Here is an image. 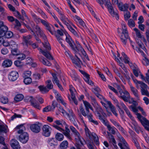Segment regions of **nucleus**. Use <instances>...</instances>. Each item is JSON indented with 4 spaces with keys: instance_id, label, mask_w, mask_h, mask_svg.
I'll return each mask as SVG.
<instances>
[{
    "instance_id": "31",
    "label": "nucleus",
    "mask_w": 149,
    "mask_h": 149,
    "mask_svg": "<svg viewBox=\"0 0 149 149\" xmlns=\"http://www.w3.org/2000/svg\"><path fill=\"white\" fill-rule=\"evenodd\" d=\"M13 12H14L13 14L16 17L23 21L24 20V17L21 16L20 13L18 11L15 10V11H14Z\"/></svg>"
},
{
    "instance_id": "28",
    "label": "nucleus",
    "mask_w": 149,
    "mask_h": 149,
    "mask_svg": "<svg viewBox=\"0 0 149 149\" xmlns=\"http://www.w3.org/2000/svg\"><path fill=\"white\" fill-rule=\"evenodd\" d=\"M68 143L67 141H64L62 142L60 145L61 149H65L68 146Z\"/></svg>"
},
{
    "instance_id": "43",
    "label": "nucleus",
    "mask_w": 149,
    "mask_h": 149,
    "mask_svg": "<svg viewBox=\"0 0 149 149\" xmlns=\"http://www.w3.org/2000/svg\"><path fill=\"white\" fill-rule=\"evenodd\" d=\"M9 47L12 49L17 48L18 45L14 41L12 40L10 42Z\"/></svg>"
},
{
    "instance_id": "20",
    "label": "nucleus",
    "mask_w": 149,
    "mask_h": 149,
    "mask_svg": "<svg viewBox=\"0 0 149 149\" xmlns=\"http://www.w3.org/2000/svg\"><path fill=\"white\" fill-rule=\"evenodd\" d=\"M8 131L7 126L4 124H0V134L6 133Z\"/></svg>"
},
{
    "instance_id": "2",
    "label": "nucleus",
    "mask_w": 149,
    "mask_h": 149,
    "mask_svg": "<svg viewBox=\"0 0 149 149\" xmlns=\"http://www.w3.org/2000/svg\"><path fill=\"white\" fill-rule=\"evenodd\" d=\"M16 128L19 129L17 133L21 134L19 136L20 141L23 143H25L29 140V136L26 132H23V130L25 129L24 127L22 125H20L17 126Z\"/></svg>"
},
{
    "instance_id": "44",
    "label": "nucleus",
    "mask_w": 149,
    "mask_h": 149,
    "mask_svg": "<svg viewBox=\"0 0 149 149\" xmlns=\"http://www.w3.org/2000/svg\"><path fill=\"white\" fill-rule=\"evenodd\" d=\"M52 75L53 78L52 79L53 82L54 83L55 82L56 84L58 83L59 82V81L56 76V74L54 73H52Z\"/></svg>"
},
{
    "instance_id": "14",
    "label": "nucleus",
    "mask_w": 149,
    "mask_h": 149,
    "mask_svg": "<svg viewBox=\"0 0 149 149\" xmlns=\"http://www.w3.org/2000/svg\"><path fill=\"white\" fill-rule=\"evenodd\" d=\"M73 134L75 136V140L76 143L79 145H83V141L84 140L80 136L79 132L77 131Z\"/></svg>"
},
{
    "instance_id": "17",
    "label": "nucleus",
    "mask_w": 149,
    "mask_h": 149,
    "mask_svg": "<svg viewBox=\"0 0 149 149\" xmlns=\"http://www.w3.org/2000/svg\"><path fill=\"white\" fill-rule=\"evenodd\" d=\"M10 144L13 149H20V148L18 142L15 139H13L11 141Z\"/></svg>"
},
{
    "instance_id": "62",
    "label": "nucleus",
    "mask_w": 149,
    "mask_h": 149,
    "mask_svg": "<svg viewBox=\"0 0 149 149\" xmlns=\"http://www.w3.org/2000/svg\"><path fill=\"white\" fill-rule=\"evenodd\" d=\"M125 19V21H127L130 17L131 15L130 12L128 11H127L126 13L124 15Z\"/></svg>"
},
{
    "instance_id": "51",
    "label": "nucleus",
    "mask_w": 149,
    "mask_h": 149,
    "mask_svg": "<svg viewBox=\"0 0 149 149\" xmlns=\"http://www.w3.org/2000/svg\"><path fill=\"white\" fill-rule=\"evenodd\" d=\"M128 26L130 27H134L135 26V23L132 19H130L128 21Z\"/></svg>"
},
{
    "instance_id": "37",
    "label": "nucleus",
    "mask_w": 149,
    "mask_h": 149,
    "mask_svg": "<svg viewBox=\"0 0 149 149\" xmlns=\"http://www.w3.org/2000/svg\"><path fill=\"white\" fill-rule=\"evenodd\" d=\"M24 100L26 102H30L31 103L33 102H35L36 100L31 96H28L25 98Z\"/></svg>"
},
{
    "instance_id": "63",
    "label": "nucleus",
    "mask_w": 149,
    "mask_h": 149,
    "mask_svg": "<svg viewBox=\"0 0 149 149\" xmlns=\"http://www.w3.org/2000/svg\"><path fill=\"white\" fill-rule=\"evenodd\" d=\"M145 56L144 57L143 61H142L143 64L145 65H147L149 64V60Z\"/></svg>"
},
{
    "instance_id": "61",
    "label": "nucleus",
    "mask_w": 149,
    "mask_h": 149,
    "mask_svg": "<svg viewBox=\"0 0 149 149\" xmlns=\"http://www.w3.org/2000/svg\"><path fill=\"white\" fill-rule=\"evenodd\" d=\"M87 145L89 149H94L95 146L92 143H87Z\"/></svg>"
},
{
    "instance_id": "64",
    "label": "nucleus",
    "mask_w": 149,
    "mask_h": 149,
    "mask_svg": "<svg viewBox=\"0 0 149 149\" xmlns=\"http://www.w3.org/2000/svg\"><path fill=\"white\" fill-rule=\"evenodd\" d=\"M133 142L134 143V145L136 147L137 149H141L139 144L136 139L134 140Z\"/></svg>"
},
{
    "instance_id": "55",
    "label": "nucleus",
    "mask_w": 149,
    "mask_h": 149,
    "mask_svg": "<svg viewBox=\"0 0 149 149\" xmlns=\"http://www.w3.org/2000/svg\"><path fill=\"white\" fill-rule=\"evenodd\" d=\"M122 54L124 58V62L125 63H128L129 62V58L127 56V55L124 53L123 52Z\"/></svg>"
},
{
    "instance_id": "48",
    "label": "nucleus",
    "mask_w": 149,
    "mask_h": 149,
    "mask_svg": "<svg viewBox=\"0 0 149 149\" xmlns=\"http://www.w3.org/2000/svg\"><path fill=\"white\" fill-rule=\"evenodd\" d=\"M89 99L91 100L92 104L94 106L95 105H97L98 103L97 102L94 97L92 96H90L89 97Z\"/></svg>"
},
{
    "instance_id": "6",
    "label": "nucleus",
    "mask_w": 149,
    "mask_h": 149,
    "mask_svg": "<svg viewBox=\"0 0 149 149\" xmlns=\"http://www.w3.org/2000/svg\"><path fill=\"white\" fill-rule=\"evenodd\" d=\"M41 124L39 122L30 125V128L31 130L33 132L36 133H38L41 130Z\"/></svg>"
},
{
    "instance_id": "36",
    "label": "nucleus",
    "mask_w": 149,
    "mask_h": 149,
    "mask_svg": "<svg viewBox=\"0 0 149 149\" xmlns=\"http://www.w3.org/2000/svg\"><path fill=\"white\" fill-rule=\"evenodd\" d=\"M8 28L6 26L0 28V35H3L8 31Z\"/></svg>"
},
{
    "instance_id": "30",
    "label": "nucleus",
    "mask_w": 149,
    "mask_h": 149,
    "mask_svg": "<svg viewBox=\"0 0 149 149\" xmlns=\"http://www.w3.org/2000/svg\"><path fill=\"white\" fill-rule=\"evenodd\" d=\"M101 103L105 107L106 111L107 112V115L109 116H112V113L109 110L108 107L107 106L106 104H107L106 102L105 103L102 101H101Z\"/></svg>"
},
{
    "instance_id": "42",
    "label": "nucleus",
    "mask_w": 149,
    "mask_h": 149,
    "mask_svg": "<svg viewBox=\"0 0 149 149\" xmlns=\"http://www.w3.org/2000/svg\"><path fill=\"white\" fill-rule=\"evenodd\" d=\"M7 38H10L13 36V33L12 32L8 31L3 35Z\"/></svg>"
},
{
    "instance_id": "4",
    "label": "nucleus",
    "mask_w": 149,
    "mask_h": 149,
    "mask_svg": "<svg viewBox=\"0 0 149 149\" xmlns=\"http://www.w3.org/2000/svg\"><path fill=\"white\" fill-rule=\"evenodd\" d=\"M96 96L101 100H103L108 105L111 111L113 113L116 117H117L118 114L117 113L116 109L115 107L111 103L110 101L107 100L100 94H96Z\"/></svg>"
},
{
    "instance_id": "46",
    "label": "nucleus",
    "mask_w": 149,
    "mask_h": 149,
    "mask_svg": "<svg viewBox=\"0 0 149 149\" xmlns=\"http://www.w3.org/2000/svg\"><path fill=\"white\" fill-rule=\"evenodd\" d=\"M94 107L96 108L97 111L100 112L103 116L106 115L105 113L103 112L101 107L98 104H97V105H95Z\"/></svg>"
},
{
    "instance_id": "15",
    "label": "nucleus",
    "mask_w": 149,
    "mask_h": 149,
    "mask_svg": "<svg viewBox=\"0 0 149 149\" xmlns=\"http://www.w3.org/2000/svg\"><path fill=\"white\" fill-rule=\"evenodd\" d=\"M32 37V36L31 35H29L26 36H23L22 37V43L24 44L25 45L27 46L28 45H31L32 42L30 41V40Z\"/></svg>"
},
{
    "instance_id": "54",
    "label": "nucleus",
    "mask_w": 149,
    "mask_h": 149,
    "mask_svg": "<svg viewBox=\"0 0 149 149\" xmlns=\"http://www.w3.org/2000/svg\"><path fill=\"white\" fill-rule=\"evenodd\" d=\"M68 29L69 31L75 36H78V34L76 31L71 26H70Z\"/></svg>"
},
{
    "instance_id": "53",
    "label": "nucleus",
    "mask_w": 149,
    "mask_h": 149,
    "mask_svg": "<svg viewBox=\"0 0 149 149\" xmlns=\"http://www.w3.org/2000/svg\"><path fill=\"white\" fill-rule=\"evenodd\" d=\"M8 99L4 97H2L0 98V101L2 103L5 104L8 102Z\"/></svg>"
},
{
    "instance_id": "33",
    "label": "nucleus",
    "mask_w": 149,
    "mask_h": 149,
    "mask_svg": "<svg viewBox=\"0 0 149 149\" xmlns=\"http://www.w3.org/2000/svg\"><path fill=\"white\" fill-rule=\"evenodd\" d=\"M46 87L48 88V89L49 91L53 88V85L50 80H47L46 82Z\"/></svg>"
},
{
    "instance_id": "59",
    "label": "nucleus",
    "mask_w": 149,
    "mask_h": 149,
    "mask_svg": "<svg viewBox=\"0 0 149 149\" xmlns=\"http://www.w3.org/2000/svg\"><path fill=\"white\" fill-rule=\"evenodd\" d=\"M134 30L136 32L137 37L139 38H141L142 36L141 35L140 31L136 28H134Z\"/></svg>"
},
{
    "instance_id": "56",
    "label": "nucleus",
    "mask_w": 149,
    "mask_h": 149,
    "mask_svg": "<svg viewBox=\"0 0 149 149\" xmlns=\"http://www.w3.org/2000/svg\"><path fill=\"white\" fill-rule=\"evenodd\" d=\"M58 110L59 111L62 113L64 116L65 117L67 112L64 110L61 107H59L58 108Z\"/></svg>"
},
{
    "instance_id": "18",
    "label": "nucleus",
    "mask_w": 149,
    "mask_h": 149,
    "mask_svg": "<svg viewBox=\"0 0 149 149\" xmlns=\"http://www.w3.org/2000/svg\"><path fill=\"white\" fill-rule=\"evenodd\" d=\"M38 50H40V52L42 53L46 58L49 60H53V58L52 56L50 53L48 51H45L43 50L42 49L40 48L38 49Z\"/></svg>"
},
{
    "instance_id": "57",
    "label": "nucleus",
    "mask_w": 149,
    "mask_h": 149,
    "mask_svg": "<svg viewBox=\"0 0 149 149\" xmlns=\"http://www.w3.org/2000/svg\"><path fill=\"white\" fill-rule=\"evenodd\" d=\"M17 56H18L17 59L21 61L23 60L26 57L25 54H20V53Z\"/></svg>"
},
{
    "instance_id": "34",
    "label": "nucleus",
    "mask_w": 149,
    "mask_h": 149,
    "mask_svg": "<svg viewBox=\"0 0 149 149\" xmlns=\"http://www.w3.org/2000/svg\"><path fill=\"white\" fill-rule=\"evenodd\" d=\"M56 139L59 141H62L64 138V136L63 134L59 133H57L55 135Z\"/></svg>"
},
{
    "instance_id": "47",
    "label": "nucleus",
    "mask_w": 149,
    "mask_h": 149,
    "mask_svg": "<svg viewBox=\"0 0 149 149\" xmlns=\"http://www.w3.org/2000/svg\"><path fill=\"white\" fill-rule=\"evenodd\" d=\"M89 99L91 100L92 104L94 106L95 105H97L98 103L97 102L94 97L92 96H90L89 97Z\"/></svg>"
},
{
    "instance_id": "50",
    "label": "nucleus",
    "mask_w": 149,
    "mask_h": 149,
    "mask_svg": "<svg viewBox=\"0 0 149 149\" xmlns=\"http://www.w3.org/2000/svg\"><path fill=\"white\" fill-rule=\"evenodd\" d=\"M34 30L38 35H39L43 32L38 25L36 26Z\"/></svg>"
},
{
    "instance_id": "1",
    "label": "nucleus",
    "mask_w": 149,
    "mask_h": 149,
    "mask_svg": "<svg viewBox=\"0 0 149 149\" xmlns=\"http://www.w3.org/2000/svg\"><path fill=\"white\" fill-rule=\"evenodd\" d=\"M129 108L134 112L136 113V115L139 120L145 129L149 131V120L146 118L142 116L140 113H137L138 109L135 106L131 105Z\"/></svg>"
},
{
    "instance_id": "29",
    "label": "nucleus",
    "mask_w": 149,
    "mask_h": 149,
    "mask_svg": "<svg viewBox=\"0 0 149 149\" xmlns=\"http://www.w3.org/2000/svg\"><path fill=\"white\" fill-rule=\"evenodd\" d=\"M24 98V96L22 94H18L15 97L14 100L16 102L22 100Z\"/></svg>"
},
{
    "instance_id": "11",
    "label": "nucleus",
    "mask_w": 149,
    "mask_h": 149,
    "mask_svg": "<svg viewBox=\"0 0 149 149\" xmlns=\"http://www.w3.org/2000/svg\"><path fill=\"white\" fill-rule=\"evenodd\" d=\"M63 124L65 125V130L64 129V131H63L62 133L68 139L71 140H72V138L70 133V130L68 128V126L65 121H63Z\"/></svg>"
},
{
    "instance_id": "58",
    "label": "nucleus",
    "mask_w": 149,
    "mask_h": 149,
    "mask_svg": "<svg viewBox=\"0 0 149 149\" xmlns=\"http://www.w3.org/2000/svg\"><path fill=\"white\" fill-rule=\"evenodd\" d=\"M92 91L93 92L95 93H99L101 92L100 88L97 87L92 88Z\"/></svg>"
},
{
    "instance_id": "8",
    "label": "nucleus",
    "mask_w": 149,
    "mask_h": 149,
    "mask_svg": "<svg viewBox=\"0 0 149 149\" xmlns=\"http://www.w3.org/2000/svg\"><path fill=\"white\" fill-rule=\"evenodd\" d=\"M120 142L118 145L120 149H130V146L125 139L122 136L119 138Z\"/></svg>"
},
{
    "instance_id": "22",
    "label": "nucleus",
    "mask_w": 149,
    "mask_h": 149,
    "mask_svg": "<svg viewBox=\"0 0 149 149\" xmlns=\"http://www.w3.org/2000/svg\"><path fill=\"white\" fill-rule=\"evenodd\" d=\"M118 96L121 98L124 101L127 102L130 99V96L128 94H124V95H122V94H117Z\"/></svg>"
},
{
    "instance_id": "45",
    "label": "nucleus",
    "mask_w": 149,
    "mask_h": 149,
    "mask_svg": "<svg viewBox=\"0 0 149 149\" xmlns=\"http://www.w3.org/2000/svg\"><path fill=\"white\" fill-rule=\"evenodd\" d=\"M92 136H93L94 141L95 142L96 144H99V139L97 134L94 133H92Z\"/></svg>"
},
{
    "instance_id": "23",
    "label": "nucleus",
    "mask_w": 149,
    "mask_h": 149,
    "mask_svg": "<svg viewBox=\"0 0 149 149\" xmlns=\"http://www.w3.org/2000/svg\"><path fill=\"white\" fill-rule=\"evenodd\" d=\"M46 29L52 35L55 32V28L54 26L49 23L46 26Z\"/></svg>"
},
{
    "instance_id": "19",
    "label": "nucleus",
    "mask_w": 149,
    "mask_h": 149,
    "mask_svg": "<svg viewBox=\"0 0 149 149\" xmlns=\"http://www.w3.org/2000/svg\"><path fill=\"white\" fill-rule=\"evenodd\" d=\"M141 87V93H149L147 90L148 89H149L148 87L145 83H142L140 85Z\"/></svg>"
},
{
    "instance_id": "25",
    "label": "nucleus",
    "mask_w": 149,
    "mask_h": 149,
    "mask_svg": "<svg viewBox=\"0 0 149 149\" xmlns=\"http://www.w3.org/2000/svg\"><path fill=\"white\" fill-rule=\"evenodd\" d=\"M68 99L70 101L72 100L75 105H77L78 102L77 100L75 98L74 94H70V95L69 94L68 96Z\"/></svg>"
},
{
    "instance_id": "5",
    "label": "nucleus",
    "mask_w": 149,
    "mask_h": 149,
    "mask_svg": "<svg viewBox=\"0 0 149 149\" xmlns=\"http://www.w3.org/2000/svg\"><path fill=\"white\" fill-rule=\"evenodd\" d=\"M68 111L69 113H67L65 117H68L70 121L76 127H78V125L75 121L76 116L75 114L72 109H68Z\"/></svg>"
},
{
    "instance_id": "16",
    "label": "nucleus",
    "mask_w": 149,
    "mask_h": 149,
    "mask_svg": "<svg viewBox=\"0 0 149 149\" xmlns=\"http://www.w3.org/2000/svg\"><path fill=\"white\" fill-rule=\"evenodd\" d=\"M38 58L39 61L44 65L47 66H50L51 65V63L42 56H38Z\"/></svg>"
},
{
    "instance_id": "9",
    "label": "nucleus",
    "mask_w": 149,
    "mask_h": 149,
    "mask_svg": "<svg viewBox=\"0 0 149 149\" xmlns=\"http://www.w3.org/2000/svg\"><path fill=\"white\" fill-rule=\"evenodd\" d=\"M65 54L67 57H69L70 58L73 63L75 64L77 66H79L78 64H79L81 62V61L77 56L75 55L77 58L75 59L69 51L65 52Z\"/></svg>"
},
{
    "instance_id": "21",
    "label": "nucleus",
    "mask_w": 149,
    "mask_h": 149,
    "mask_svg": "<svg viewBox=\"0 0 149 149\" xmlns=\"http://www.w3.org/2000/svg\"><path fill=\"white\" fill-rule=\"evenodd\" d=\"M56 97L58 102L61 103L64 106L66 107L67 104L63 99L60 94H56Z\"/></svg>"
},
{
    "instance_id": "3",
    "label": "nucleus",
    "mask_w": 149,
    "mask_h": 149,
    "mask_svg": "<svg viewBox=\"0 0 149 149\" xmlns=\"http://www.w3.org/2000/svg\"><path fill=\"white\" fill-rule=\"evenodd\" d=\"M122 31L121 33L122 35L120 36V38L123 43L126 45L127 42V40L129 38L128 32L127 30L126 25L125 24H122ZM131 44H132V42L129 38Z\"/></svg>"
},
{
    "instance_id": "40",
    "label": "nucleus",
    "mask_w": 149,
    "mask_h": 149,
    "mask_svg": "<svg viewBox=\"0 0 149 149\" xmlns=\"http://www.w3.org/2000/svg\"><path fill=\"white\" fill-rule=\"evenodd\" d=\"M138 41L136 40V42L138 44L139 47L142 49L144 51L146 52V49L144 45L143 44V43L141 42V40L139 41V40L137 39Z\"/></svg>"
},
{
    "instance_id": "35",
    "label": "nucleus",
    "mask_w": 149,
    "mask_h": 149,
    "mask_svg": "<svg viewBox=\"0 0 149 149\" xmlns=\"http://www.w3.org/2000/svg\"><path fill=\"white\" fill-rule=\"evenodd\" d=\"M38 88L40 91L42 92L47 93L49 91L48 89V88H47L46 86H44L40 85L38 87Z\"/></svg>"
},
{
    "instance_id": "49",
    "label": "nucleus",
    "mask_w": 149,
    "mask_h": 149,
    "mask_svg": "<svg viewBox=\"0 0 149 149\" xmlns=\"http://www.w3.org/2000/svg\"><path fill=\"white\" fill-rule=\"evenodd\" d=\"M31 74V72L30 71H27L24 73L23 77L24 79L31 78L30 77Z\"/></svg>"
},
{
    "instance_id": "12",
    "label": "nucleus",
    "mask_w": 149,
    "mask_h": 149,
    "mask_svg": "<svg viewBox=\"0 0 149 149\" xmlns=\"http://www.w3.org/2000/svg\"><path fill=\"white\" fill-rule=\"evenodd\" d=\"M19 77V74L16 71L11 72L8 75V78L9 80L11 81H15Z\"/></svg>"
},
{
    "instance_id": "7",
    "label": "nucleus",
    "mask_w": 149,
    "mask_h": 149,
    "mask_svg": "<svg viewBox=\"0 0 149 149\" xmlns=\"http://www.w3.org/2000/svg\"><path fill=\"white\" fill-rule=\"evenodd\" d=\"M66 35L65 40L67 42L70 47H71L72 49L75 51L76 49L78 50V48L76 47V45L74 44V42L72 43L71 41L72 39L70 35L67 32L65 33Z\"/></svg>"
},
{
    "instance_id": "26",
    "label": "nucleus",
    "mask_w": 149,
    "mask_h": 149,
    "mask_svg": "<svg viewBox=\"0 0 149 149\" xmlns=\"http://www.w3.org/2000/svg\"><path fill=\"white\" fill-rule=\"evenodd\" d=\"M48 145L50 146H54L56 145V142L54 138H49L47 141Z\"/></svg>"
},
{
    "instance_id": "38",
    "label": "nucleus",
    "mask_w": 149,
    "mask_h": 149,
    "mask_svg": "<svg viewBox=\"0 0 149 149\" xmlns=\"http://www.w3.org/2000/svg\"><path fill=\"white\" fill-rule=\"evenodd\" d=\"M79 109L80 111V113L83 116H87V114L85 111L82 105L81 104L80 105Z\"/></svg>"
},
{
    "instance_id": "10",
    "label": "nucleus",
    "mask_w": 149,
    "mask_h": 149,
    "mask_svg": "<svg viewBox=\"0 0 149 149\" xmlns=\"http://www.w3.org/2000/svg\"><path fill=\"white\" fill-rule=\"evenodd\" d=\"M52 128L48 125H44L42 127V134L46 137L49 136L51 134Z\"/></svg>"
},
{
    "instance_id": "24",
    "label": "nucleus",
    "mask_w": 149,
    "mask_h": 149,
    "mask_svg": "<svg viewBox=\"0 0 149 149\" xmlns=\"http://www.w3.org/2000/svg\"><path fill=\"white\" fill-rule=\"evenodd\" d=\"M108 11L110 14L113 17H115L117 19H119V16L117 13L114 11L113 7L108 9Z\"/></svg>"
},
{
    "instance_id": "39",
    "label": "nucleus",
    "mask_w": 149,
    "mask_h": 149,
    "mask_svg": "<svg viewBox=\"0 0 149 149\" xmlns=\"http://www.w3.org/2000/svg\"><path fill=\"white\" fill-rule=\"evenodd\" d=\"M120 105L124 109L128 116L131 114L129 110L123 102H121L120 103Z\"/></svg>"
},
{
    "instance_id": "52",
    "label": "nucleus",
    "mask_w": 149,
    "mask_h": 149,
    "mask_svg": "<svg viewBox=\"0 0 149 149\" xmlns=\"http://www.w3.org/2000/svg\"><path fill=\"white\" fill-rule=\"evenodd\" d=\"M60 15V19L63 22H64L66 20H68V19L66 17L65 15L60 13L59 14Z\"/></svg>"
},
{
    "instance_id": "32",
    "label": "nucleus",
    "mask_w": 149,
    "mask_h": 149,
    "mask_svg": "<svg viewBox=\"0 0 149 149\" xmlns=\"http://www.w3.org/2000/svg\"><path fill=\"white\" fill-rule=\"evenodd\" d=\"M11 53L12 55L17 56L20 52L17 48H15L11 49Z\"/></svg>"
},
{
    "instance_id": "60",
    "label": "nucleus",
    "mask_w": 149,
    "mask_h": 149,
    "mask_svg": "<svg viewBox=\"0 0 149 149\" xmlns=\"http://www.w3.org/2000/svg\"><path fill=\"white\" fill-rule=\"evenodd\" d=\"M24 83L26 84H30L32 82V79L31 78L24 79Z\"/></svg>"
},
{
    "instance_id": "13",
    "label": "nucleus",
    "mask_w": 149,
    "mask_h": 149,
    "mask_svg": "<svg viewBox=\"0 0 149 149\" xmlns=\"http://www.w3.org/2000/svg\"><path fill=\"white\" fill-rule=\"evenodd\" d=\"M132 120V123L134 126V128L136 131L138 133H139V131L141 130V128L134 120V118L132 116L131 113L128 116Z\"/></svg>"
},
{
    "instance_id": "27",
    "label": "nucleus",
    "mask_w": 149,
    "mask_h": 149,
    "mask_svg": "<svg viewBox=\"0 0 149 149\" xmlns=\"http://www.w3.org/2000/svg\"><path fill=\"white\" fill-rule=\"evenodd\" d=\"M12 63V61L9 59H6L2 63L3 66L5 67H10Z\"/></svg>"
},
{
    "instance_id": "41",
    "label": "nucleus",
    "mask_w": 149,
    "mask_h": 149,
    "mask_svg": "<svg viewBox=\"0 0 149 149\" xmlns=\"http://www.w3.org/2000/svg\"><path fill=\"white\" fill-rule=\"evenodd\" d=\"M107 128L108 130L110 132H111V133L113 134H115L116 133L115 130L116 129V128L113 126L111 127L109 125L107 126Z\"/></svg>"
}]
</instances>
